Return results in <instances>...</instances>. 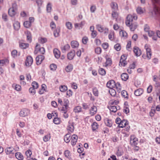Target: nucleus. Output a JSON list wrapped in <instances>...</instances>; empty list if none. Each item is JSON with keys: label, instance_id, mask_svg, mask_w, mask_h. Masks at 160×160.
Here are the masks:
<instances>
[{"label": "nucleus", "instance_id": "obj_1", "mask_svg": "<svg viewBox=\"0 0 160 160\" xmlns=\"http://www.w3.org/2000/svg\"><path fill=\"white\" fill-rule=\"evenodd\" d=\"M137 16L136 14H133L132 15H128L127 17V20L126 24L127 26H129L131 31H133L137 28L138 25L136 23L132 24V22L133 19L136 20L137 19Z\"/></svg>", "mask_w": 160, "mask_h": 160}, {"label": "nucleus", "instance_id": "obj_2", "mask_svg": "<svg viewBox=\"0 0 160 160\" xmlns=\"http://www.w3.org/2000/svg\"><path fill=\"white\" fill-rule=\"evenodd\" d=\"M130 143L131 145L132 146H137L138 143V138L135 137L134 135L131 136Z\"/></svg>", "mask_w": 160, "mask_h": 160}, {"label": "nucleus", "instance_id": "obj_3", "mask_svg": "<svg viewBox=\"0 0 160 160\" xmlns=\"http://www.w3.org/2000/svg\"><path fill=\"white\" fill-rule=\"evenodd\" d=\"M145 48L146 49L147 56H146L145 55H143L142 57L144 58H145L146 57H147L148 59H150L151 58L152 55L151 49L148 47V46L147 44L145 45Z\"/></svg>", "mask_w": 160, "mask_h": 160}, {"label": "nucleus", "instance_id": "obj_4", "mask_svg": "<svg viewBox=\"0 0 160 160\" xmlns=\"http://www.w3.org/2000/svg\"><path fill=\"white\" fill-rule=\"evenodd\" d=\"M29 113V111L26 108H24L21 110L19 114L21 117H25L28 116Z\"/></svg>", "mask_w": 160, "mask_h": 160}, {"label": "nucleus", "instance_id": "obj_5", "mask_svg": "<svg viewBox=\"0 0 160 160\" xmlns=\"http://www.w3.org/2000/svg\"><path fill=\"white\" fill-rule=\"evenodd\" d=\"M44 59V56L42 55H39L36 58V63L37 65L41 64L42 61Z\"/></svg>", "mask_w": 160, "mask_h": 160}, {"label": "nucleus", "instance_id": "obj_6", "mask_svg": "<svg viewBox=\"0 0 160 160\" xmlns=\"http://www.w3.org/2000/svg\"><path fill=\"white\" fill-rule=\"evenodd\" d=\"M25 62L26 66H31L33 62V59L32 58L31 56H28L27 57Z\"/></svg>", "mask_w": 160, "mask_h": 160}, {"label": "nucleus", "instance_id": "obj_7", "mask_svg": "<svg viewBox=\"0 0 160 160\" xmlns=\"http://www.w3.org/2000/svg\"><path fill=\"white\" fill-rule=\"evenodd\" d=\"M5 151L7 154H14L15 152V150L12 147L7 148Z\"/></svg>", "mask_w": 160, "mask_h": 160}, {"label": "nucleus", "instance_id": "obj_8", "mask_svg": "<svg viewBox=\"0 0 160 160\" xmlns=\"http://www.w3.org/2000/svg\"><path fill=\"white\" fill-rule=\"evenodd\" d=\"M107 87L111 89L115 87V83L113 80H111L109 81L107 84Z\"/></svg>", "mask_w": 160, "mask_h": 160}, {"label": "nucleus", "instance_id": "obj_9", "mask_svg": "<svg viewBox=\"0 0 160 160\" xmlns=\"http://www.w3.org/2000/svg\"><path fill=\"white\" fill-rule=\"evenodd\" d=\"M97 109V107L93 105L91 107V108L90 109V114L92 115L93 116L96 113Z\"/></svg>", "mask_w": 160, "mask_h": 160}, {"label": "nucleus", "instance_id": "obj_10", "mask_svg": "<svg viewBox=\"0 0 160 160\" xmlns=\"http://www.w3.org/2000/svg\"><path fill=\"white\" fill-rule=\"evenodd\" d=\"M78 136L75 134H74L72 135V137L71 138V144L73 146L75 145L78 140Z\"/></svg>", "mask_w": 160, "mask_h": 160}, {"label": "nucleus", "instance_id": "obj_11", "mask_svg": "<svg viewBox=\"0 0 160 160\" xmlns=\"http://www.w3.org/2000/svg\"><path fill=\"white\" fill-rule=\"evenodd\" d=\"M133 52L135 55L137 56H140L141 54V51L138 47H135L134 48Z\"/></svg>", "mask_w": 160, "mask_h": 160}, {"label": "nucleus", "instance_id": "obj_12", "mask_svg": "<svg viewBox=\"0 0 160 160\" xmlns=\"http://www.w3.org/2000/svg\"><path fill=\"white\" fill-rule=\"evenodd\" d=\"M75 52L74 50L71 51L67 54V58L69 60H72L75 55Z\"/></svg>", "mask_w": 160, "mask_h": 160}, {"label": "nucleus", "instance_id": "obj_13", "mask_svg": "<svg viewBox=\"0 0 160 160\" xmlns=\"http://www.w3.org/2000/svg\"><path fill=\"white\" fill-rule=\"evenodd\" d=\"M120 123V125H118V127L121 128H123L128 124V121L125 120H123L121 121Z\"/></svg>", "mask_w": 160, "mask_h": 160}, {"label": "nucleus", "instance_id": "obj_14", "mask_svg": "<svg viewBox=\"0 0 160 160\" xmlns=\"http://www.w3.org/2000/svg\"><path fill=\"white\" fill-rule=\"evenodd\" d=\"M143 89L141 88H139L135 90L134 93L136 96H140L143 93Z\"/></svg>", "mask_w": 160, "mask_h": 160}, {"label": "nucleus", "instance_id": "obj_15", "mask_svg": "<svg viewBox=\"0 0 160 160\" xmlns=\"http://www.w3.org/2000/svg\"><path fill=\"white\" fill-rule=\"evenodd\" d=\"M67 129L69 132H73L74 129L73 123H71L69 122Z\"/></svg>", "mask_w": 160, "mask_h": 160}, {"label": "nucleus", "instance_id": "obj_16", "mask_svg": "<svg viewBox=\"0 0 160 160\" xmlns=\"http://www.w3.org/2000/svg\"><path fill=\"white\" fill-rule=\"evenodd\" d=\"M17 11L16 10L10 8L8 11V14L11 17L13 16L16 14Z\"/></svg>", "mask_w": 160, "mask_h": 160}, {"label": "nucleus", "instance_id": "obj_17", "mask_svg": "<svg viewBox=\"0 0 160 160\" xmlns=\"http://www.w3.org/2000/svg\"><path fill=\"white\" fill-rule=\"evenodd\" d=\"M112 11H117L118 9V4L115 2H112L110 4Z\"/></svg>", "mask_w": 160, "mask_h": 160}, {"label": "nucleus", "instance_id": "obj_18", "mask_svg": "<svg viewBox=\"0 0 160 160\" xmlns=\"http://www.w3.org/2000/svg\"><path fill=\"white\" fill-rule=\"evenodd\" d=\"M70 48V46L68 44H66L64 46L61 47V50L62 52L65 53L66 51H68Z\"/></svg>", "mask_w": 160, "mask_h": 160}, {"label": "nucleus", "instance_id": "obj_19", "mask_svg": "<svg viewBox=\"0 0 160 160\" xmlns=\"http://www.w3.org/2000/svg\"><path fill=\"white\" fill-rule=\"evenodd\" d=\"M55 57L57 58H58L60 56V51L56 48L54 49L53 51Z\"/></svg>", "mask_w": 160, "mask_h": 160}, {"label": "nucleus", "instance_id": "obj_20", "mask_svg": "<svg viewBox=\"0 0 160 160\" xmlns=\"http://www.w3.org/2000/svg\"><path fill=\"white\" fill-rule=\"evenodd\" d=\"M73 68V65L71 64H69L66 67L65 70L67 72H71Z\"/></svg>", "mask_w": 160, "mask_h": 160}, {"label": "nucleus", "instance_id": "obj_21", "mask_svg": "<svg viewBox=\"0 0 160 160\" xmlns=\"http://www.w3.org/2000/svg\"><path fill=\"white\" fill-rule=\"evenodd\" d=\"M60 28L59 27H57L56 30L54 31V36L55 37H57L59 35V33L60 32Z\"/></svg>", "mask_w": 160, "mask_h": 160}, {"label": "nucleus", "instance_id": "obj_22", "mask_svg": "<svg viewBox=\"0 0 160 160\" xmlns=\"http://www.w3.org/2000/svg\"><path fill=\"white\" fill-rule=\"evenodd\" d=\"M108 108L109 109L111 112L115 113L117 111V108L115 106L113 105H111L110 106H108Z\"/></svg>", "mask_w": 160, "mask_h": 160}, {"label": "nucleus", "instance_id": "obj_23", "mask_svg": "<svg viewBox=\"0 0 160 160\" xmlns=\"http://www.w3.org/2000/svg\"><path fill=\"white\" fill-rule=\"evenodd\" d=\"M136 11L138 14H141L144 13L145 10L140 7H138L136 9Z\"/></svg>", "mask_w": 160, "mask_h": 160}, {"label": "nucleus", "instance_id": "obj_24", "mask_svg": "<svg viewBox=\"0 0 160 160\" xmlns=\"http://www.w3.org/2000/svg\"><path fill=\"white\" fill-rule=\"evenodd\" d=\"M121 77L122 80L126 81L128 79V76L127 73H123L121 75Z\"/></svg>", "mask_w": 160, "mask_h": 160}, {"label": "nucleus", "instance_id": "obj_25", "mask_svg": "<svg viewBox=\"0 0 160 160\" xmlns=\"http://www.w3.org/2000/svg\"><path fill=\"white\" fill-rule=\"evenodd\" d=\"M71 45L72 48H75L78 47L79 44L77 41H73L71 42Z\"/></svg>", "mask_w": 160, "mask_h": 160}, {"label": "nucleus", "instance_id": "obj_26", "mask_svg": "<svg viewBox=\"0 0 160 160\" xmlns=\"http://www.w3.org/2000/svg\"><path fill=\"white\" fill-rule=\"evenodd\" d=\"M9 61L7 59L0 60V66H3L7 63H8Z\"/></svg>", "mask_w": 160, "mask_h": 160}, {"label": "nucleus", "instance_id": "obj_27", "mask_svg": "<svg viewBox=\"0 0 160 160\" xmlns=\"http://www.w3.org/2000/svg\"><path fill=\"white\" fill-rule=\"evenodd\" d=\"M105 123L107 126L110 127H111L112 125V121L110 119H107L105 121Z\"/></svg>", "mask_w": 160, "mask_h": 160}, {"label": "nucleus", "instance_id": "obj_28", "mask_svg": "<svg viewBox=\"0 0 160 160\" xmlns=\"http://www.w3.org/2000/svg\"><path fill=\"white\" fill-rule=\"evenodd\" d=\"M27 41L31 42L32 41V36L30 32L27 31Z\"/></svg>", "mask_w": 160, "mask_h": 160}, {"label": "nucleus", "instance_id": "obj_29", "mask_svg": "<svg viewBox=\"0 0 160 160\" xmlns=\"http://www.w3.org/2000/svg\"><path fill=\"white\" fill-rule=\"evenodd\" d=\"M16 158L19 160H22L23 159V155L20 152H17L15 154Z\"/></svg>", "mask_w": 160, "mask_h": 160}, {"label": "nucleus", "instance_id": "obj_30", "mask_svg": "<svg viewBox=\"0 0 160 160\" xmlns=\"http://www.w3.org/2000/svg\"><path fill=\"white\" fill-rule=\"evenodd\" d=\"M71 138L70 137V135L69 134H66L64 138V140L66 143H68L70 140Z\"/></svg>", "mask_w": 160, "mask_h": 160}, {"label": "nucleus", "instance_id": "obj_31", "mask_svg": "<svg viewBox=\"0 0 160 160\" xmlns=\"http://www.w3.org/2000/svg\"><path fill=\"white\" fill-rule=\"evenodd\" d=\"M96 28L99 32H103L104 28L101 25H96Z\"/></svg>", "mask_w": 160, "mask_h": 160}, {"label": "nucleus", "instance_id": "obj_32", "mask_svg": "<svg viewBox=\"0 0 160 160\" xmlns=\"http://www.w3.org/2000/svg\"><path fill=\"white\" fill-rule=\"evenodd\" d=\"M13 26L14 29L16 30H18L20 28V23L18 22H15Z\"/></svg>", "mask_w": 160, "mask_h": 160}, {"label": "nucleus", "instance_id": "obj_33", "mask_svg": "<svg viewBox=\"0 0 160 160\" xmlns=\"http://www.w3.org/2000/svg\"><path fill=\"white\" fill-rule=\"evenodd\" d=\"M61 120L57 117H55L53 120V122L56 124H58L60 123Z\"/></svg>", "mask_w": 160, "mask_h": 160}, {"label": "nucleus", "instance_id": "obj_34", "mask_svg": "<svg viewBox=\"0 0 160 160\" xmlns=\"http://www.w3.org/2000/svg\"><path fill=\"white\" fill-rule=\"evenodd\" d=\"M82 108L80 106H78L75 107L74 109V111L76 113H78L81 112Z\"/></svg>", "mask_w": 160, "mask_h": 160}, {"label": "nucleus", "instance_id": "obj_35", "mask_svg": "<svg viewBox=\"0 0 160 160\" xmlns=\"http://www.w3.org/2000/svg\"><path fill=\"white\" fill-rule=\"evenodd\" d=\"M98 124L96 122H93L92 124V129L93 131H95L98 128Z\"/></svg>", "mask_w": 160, "mask_h": 160}, {"label": "nucleus", "instance_id": "obj_36", "mask_svg": "<svg viewBox=\"0 0 160 160\" xmlns=\"http://www.w3.org/2000/svg\"><path fill=\"white\" fill-rule=\"evenodd\" d=\"M47 11L48 12H50L52 9L51 4L48 2L47 5Z\"/></svg>", "mask_w": 160, "mask_h": 160}, {"label": "nucleus", "instance_id": "obj_37", "mask_svg": "<svg viewBox=\"0 0 160 160\" xmlns=\"http://www.w3.org/2000/svg\"><path fill=\"white\" fill-rule=\"evenodd\" d=\"M153 12L155 15L158 14L159 13L160 11L158 7L155 5H154L153 8Z\"/></svg>", "mask_w": 160, "mask_h": 160}, {"label": "nucleus", "instance_id": "obj_38", "mask_svg": "<svg viewBox=\"0 0 160 160\" xmlns=\"http://www.w3.org/2000/svg\"><path fill=\"white\" fill-rule=\"evenodd\" d=\"M153 12L155 15L158 14L159 13L160 11L158 7L155 5H154L153 8Z\"/></svg>", "mask_w": 160, "mask_h": 160}, {"label": "nucleus", "instance_id": "obj_39", "mask_svg": "<svg viewBox=\"0 0 160 160\" xmlns=\"http://www.w3.org/2000/svg\"><path fill=\"white\" fill-rule=\"evenodd\" d=\"M23 25L25 27L27 28H30L31 26V24L30 22L28 21H26L24 22L23 23Z\"/></svg>", "mask_w": 160, "mask_h": 160}, {"label": "nucleus", "instance_id": "obj_40", "mask_svg": "<svg viewBox=\"0 0 160 160\" xmlns=\"http://www.w3.org/2000/svg\"><path fill=\"white\" fill-rule=\"evenodd\" d=\"M99 73L102 76H104L106 74V71L103 68H100L98 70Z\"/></svg>", "mask_w": 160, "mask_h": 160}, {"label": "nucleus", "instance_id": "obj_41", "mask_svg": "<svg viewBox=\"0 0 160 160\" xmlns=\"http://www.w3.org/2000/svg\"><path fill=\"white\" fill-rule=\"evenodd\" d=\"M29 46V44L26 43H21L20 44V47L22 49H25L28 47Z\"/></svg>", "mask_w": 160, "mask_h": 160}, {"label": "nucleus", "instance_id": "obj_42", "mask_svg": "<svg viewBox=\"0 0 160 160\" xmlns=\"http://www.w3.org/2000/svg\"><path fill=\"white\" fill-rule=\"evenodd\" d=\"M60 90L62 92L66 91L67 90V87L65 85H61L59 88Z\"/></svg>", "mask_w": 160, "mask_h": 160}, {"label": "nucleus", "instance_id": "obj_43", "mask_svg": "<svg viewBox=\"0 0 160 160\" xmlns=\"http://www.w3.org/2000/svg\"><path fill=\"white\" fill-rule=\"evenodd\" d=\"M109 93L110 95L113 97H115L116 93L115 90L112 88H111V89L109 90Z\"/></svg>", "mask_w": 160, "mask_h": 160}, {"label": "nucleus", "instance_id": "obj_44", "mask_svg": "<svg viewBox=\"0 0 160 160\" xmlns=\"http://www.w3.org/2000/svg\"><path fill=\"white\" fill-rule=\"evenodd\" d=\"M115 88L117 89L118 91L119 92L121 90V86L120 83L118 82L115 83Z\"/></svg>", "mask_w": 160, "mask_h": 160}, {"label": "nucleus", "instance_id": "obj_45", "mask_svg": "<svg viewBox=\"0 0 160 160\" xmlns=\"http://www.w3.org/2000/svg\"><path fill=\"white\" fill-rule=\"evenodd\" d=\"M117 11H112V16L114 19H117L118 17V13L116 12Z\"/></svg>", "mask_w": 160, "mask_h": 160}, {"label": "nucleus", "instance_id": "obj_46", "mask_svg": "<svg viewBox=\"0 0 160 160\" xmlns=\"http://www.w3.org/2000/svg\"><path fill=\"white\" fill-rule=\"evenodd\" d=\"M106 61L105 62L106 66L110 65L112 64V60L111 58H106Z\"/></svg>", "mask_w": 160, "mask_h": 160}, {"label": "nucleus", "instance_id": "obj_47", "mask_svg": "<svg viewBox=\"0 0 160 160\" xmlns=\"http://www.w3.org/2000/svg\"><path fill=\"white\" fill-rule=\"evenodd\" d=\"M64 155L66 157L69 158L71 156L70 152L68 150H65L64 152Z\"/></svg>", "mask_w": 160, "mask_h": 160}, {"label": "nucleus", "instance_id": "obj_48", "mask_svg": "<svg viewBox=\"0 0 160 160\" xmlns=\"http://www.w3.org/2000/svg\"><path fill=\"white\" fill-rule=\"evenodd\" d=\"M50 138V134H48L44 136L43 138V141L45 142H47L49 141Z\"/></svg>", "mask_w": 160, "mask_h": 160}, {"label": "nucleus", "instance_id": "obj_49", "mask_svg": "<svg viewBox=\"0 0 160 160\" xmlns=\"http://www.w3.org/2000/svg\"><path fill=\"white\" fill-rule=\"evenodd\" d=\"M121 95L124 98H128V95L127 92L125 90H123L122 91Z\"/></svg>", "mask_w": 160, "mask_h": 160}, {"label": "nucleus", "instance_id": "obj_50", "mask_svg": "<svg viewBox=\"0 0 160 160\" xmlns=\"http://www.w3.org/2000/svg\"><path fill=\"white\" fill-rule=\"evenodd\" d=\"M66 26L67 28L69 29H71L72 28V24L70 22H67L66 23Z\"/></svg>", "mask_w": 160, "mask_h": 160}, {"label": "nucleus", "instance_id": "obj_51", "mask_svg": "<svg viewBox=\"0 0 160 160\" xmlns=\"http://www.w3.org/2000/svg\"><path fill=\"white\" fill-rule=\"evenodd\" d=\"M114 48L117 51H119L121 49V46L120 44L119 43L116 44L114 46Z\"/></svg>", "mask_w": 160, "mask_h": 160}, {"label": "nucleus", "instance_id": "obj_52", "mask_svg": "<svg viewBox=\"0 0 160 160\" xmlns=\"http://www.w3.org/2000/svg\"><path fill=\"white\" fill-rule=\"evenodd\" d=\"M93 94L96 96H98V89L96 88H94L92 89Z\"/></svg>", "mask_w": 160, "mask_h": 160}, {"label": "nucleus", "instance_id": "obj_53", "mask_svg": "<svg viewBox=\"0 0 160 160\" xmlns=\"http://www.w3.org/2000/svg\"><path fill=\"white\" fill-rule=\"evenodd\" d=\"M127 64V61L126 60H122L121 62L120 61L119 65V66H122L124 67Z\"/></svg>", "mask_w": 160, "mask_h": 160}, {"label": "nucleus", "instance_id": "obj_54", "mask_svg": "<svg viewBox=\"0 0 160 160\" xmlns=\"http://www.w3.org/2000/svg\"><path fill=\"white\" fill-rule=\"evenodd\" d=\"M39 51L40 52V53L42 54H44L45 52V49L43 47L40 48L39 45L38 46Z\"/></svg>", "mask_w": 160, "mask_h": 160}, {"label": "nucleus", "instance_id": "obj_55", "mask_svg": "<svg viewBox=\"0 0 160 160\" xmlns=\"http://www.w3.org/2000/svg\"><path fill=\"white\" fill-rule=\"evenodd\" d=\"M50 68L51 70L54 71L57 68V66L54 64H51L50 66Z\"/></svg>", "mask_w": 160, "mask_h": 160}, {"label": "nucleus", "instance_id": "obj_56", "mask_svg": "<svg viewBox=\"0 0 160 160\" xmlns=\"http://www.w3.org/2000/svg\"><path fill=\"white\" fill-rule=\"evenodd\" d=\"M32 87L35 89L37 88L38 87V83L35 81L33 82H32Z\"/></svg>", "mask_w": 160, "mask_h": 160}, {"label": "nucleus", "instance_id": "obj_57", "mask_svg": "<svg viewBox=\"0 0 160 160\" xmlns=\"http://www.w3.org/2000/svg\"><path fill=\"white\" fill-rule=\"evenodd\" d=\"M119 33L123 37H126L127 36V32L123 30L120 31Z\"/></svg>", "mask_w": 160, "mask_h": 160}, {"label": "nucleus", "instance_id": "obj_58", "mask_svg": "<svg viewBox=\"0 0 160 160\" xmlns=\"http://www.w3.org/2000/svg\"><path fill=\"white\" fill-rule=\"evenodd\" d=\"M11 54L12 56L15 58L17 57V51L16 50H13L11 52Z\"/></svg>", "mask_w": 160, "mask_h": 160}, {"label": "nucleus", "instance_id": "obj_59", "mask_svg": "<svg viewBox=\"0 0 160 160\" xmlns=\"http://www.w3.org/2000/svg\"><path fill=\"white\" fill-rule=\"evenodd\" d=\"M38 7H41L43 3V1L41 0H37L36 1Z\"/></svg>", "mask_w": 160, "mask_h": 160}, {"label": "nucleus", "instance_id": "obj_60", "mask_svg": "<svg viewBox=\"0 0 160 160\" xmlns=\"http://www.w3.org/2000/svg\"><path fill=\"white\" fill-rule=\"evenodd\" d=\"M68 107H66V106H64V107H62V109H61V111L62 112V113L67 112Z\"/></svg>", "mask_w": 160, "mask_h": 160}, {"label": "nucleus", "instance_id": "obj_61", "mask_svg": "<svg viewBox=\"0 0 160 160\" xmlns=\"http://www.w3.org/2000/svg\"><path fill=\"white\" fill-rule=\"evenodd\" d=\"M88 39L87 37H83L82 39V42L83 44H85L87 43Z\"/></svg>", "mask_w": 160, "mask_h": 160}, {"label": "nucleus", "instance_id": "obj_62", "mask_svg": "<svg viewBox=\"0 0 160 160\" xmlns=\"http://www.w3.org/2000/svg\"><path fill=\"white\" fill-rule=\"evenodd\" d=\"M29 92L30 93H32L33 95L34 94L36 93V91L35 89V88H34L33 87L30 88L29 89Z\"/></svg>", "mask_w": 160, "mask_h": 160}, {"label": "nucleus", "instance_id": "obj_63", "mask_svg": "<svg viewBox=\"0 0 160 160\" xmlns=\"http://www.w3.org/2000/svg\"><path fill=\"white\" fill-rule=\"evenodd\" d=\"M102 50L100 48L98 47L95 49V52L98 54H100Z\"/></svg>", "mask_w": 160, "mask_h": 160}, {"label": "nucleus", "instance_id": "obj_64", "mask_svg": "<svg viewBox=\"0 0 160 160\" xmlns=\"http://www.w3.org/2000/svg\"><path fill=\"white\" fill-rule=\"evenodd\" d=\"M2 18L5 21H8L7 15L5 13H3L2 14Z\"/></svg>", "mask_w": 160, "mask_h": 160}]
</instances>
